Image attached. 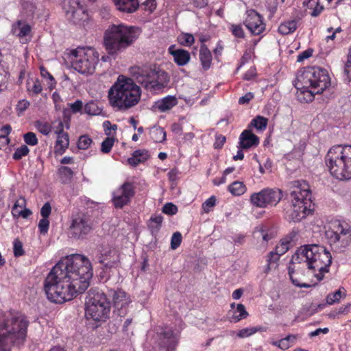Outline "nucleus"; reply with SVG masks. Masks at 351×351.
Returning a JSON list of instances; mask_svg holds the SVG:
<instances>
[{
  "mask_svg": "<svg viewBox=\"0 0 351 351\" xmlns=\"http://www.w3.org/2000/svg\"><path fill=\"white\" fill-rule=\"evenodd\" d=\"M149 158L148 151L138 149L133 152L132 157L128 159V163L132 167H136L139 163L144 162Z\"/></svg>",
  "mask_w": 351,
  "mask_h": 351,
  "instance_id": "nucleus-25",
  "label": "nucleus"
},
{
  "mask_svg": "<svg viewBox=\"0 0 351 351\" xmlns=\"http://www.w3.org/2000/svg\"><path fill=\"white\" fill-rule=\"evenodd\" d=\"M344 73L346 75L348 82H351V47L348 56V59L345 64Z\"/></svg>",
  "mask_w": 351,
  "mask_h": 351,
  "instance_id": "nucleus-52",
  "label": "nucleus"
},
{
  "mask_svg": "<svg viewBox=\"0 0 351 351\" xmlns=\"http://www.w3.org/2000/svg\"><path fill=\"white\" fill-rule=\"evenodd\" d=\"M117 8L125 12L131 13L136 10L138 0H113Z\"/></svg>",
  "mask_w": 351,
  "mask_h": 351,
  "instance_id": "nucleus-24",
  "label": "nucleus"
},
{
  "mask_svg": "<svg viewBox=\"0 0 351 351\" xmlns=\"http://www.w3.org/2000/svg\"><path fill=\"white\" fill-rule=\"evenodd\" d=\"M12 130L10 125H5L0 128V138H8V135Z\"/></svg>",
  "mask_w": 351,
  "mask_h": 351,
  "instance_id": "nucleus-62",
  "label": "nucleus"
},
{
  "mask_svg": "<svg viewBox=\"0 0 351 351\" xmlns=\"http://www.w3.org/2000/svg\"><path fill=\"white\" fill-rule=\"evenodd\" d=\"M346 296V293L345 289L343 287H341L335 292L329 293L326 296V303L330 305L338 303L341 298H345Z\"/></svg>",
  "mask_w": 351,
  "mask_h": 351,
  "instance_id": "nucleus-30",
  "label": "nucleus"
},
{
  "mask_svg": "<svg viewBox=\"0 0 351 351\" xmlns=\"http://www.w3.org/2000/svg\"><path fill=\"white\" fill-rule=\"evenodd\" d=\"M215 196H211L202 204V209L205 213H208L216 204Z\"/></svg>",
  "mask_w": 351,
  "mask_h": 351,
  "instance_id": "nucleus-49",
  "label": "nucleus"
},
{
  "mask_svg": "<svg viewBox=\"0 0 351 351\" xmlns=\"http://www.w3.org/2000/svg\"><path fill=\"white\" fill-rule=\"evenodd\" d=\"M199 60L204 70H208L211 65L212 55L209 49L203 44L199 49Z\"/></svg>",
  "mask_w": 351,
  "mask_h": 351,
  "instance_id": "nucleus-28",
  "label": "nucleus"
},
{
  "mask_svg": "<svg viewBox=\"0 0 351 351\" xmlns=\"http://www.w3.org/2000/svg\"><path fill=\"white\" fill-rule=\"evenodd\" d=\"M132 73L136 81L148 90H160L169 82L167 73L160 69L149 66L135 67Z\"/></svg>",
  "mask_w": 351,
  "mask_h": 351,
  "instance_id": "nucleus-9",
  "label": "nucleus"
},
{
  "mask_svg": "<svg viewBox=\"0 0 351 351\" xmlns=\"http://www.w3.org/2000/svg\"><path fill=\"white\" fill-rule=\"evenodd\" d=\"M232 31L233 34L238 38L244 37V32L241 25H232Z\"/></svg>",
  "mask_w": 351,
  "mask_h": 351,
  "instance_id": "nucleus-61",
  "label": "nucleus"
},
{
  "mask_svg": "<svg viewBox=\"0 0 351 351\" xmlns=\"http://www.w3.org/2000/svg\"><path fill=\"white\" fill-rule=\"evenodd\" d=\"M35 126L36 129L44 135H48L51 132V126L47 123L36 121Z\"/></svg>",
  "mask_w": 351,
  "mask_h": 351,
  "instance_id": "nucleus-47",
  "label": "nucleus"
},
{
  "mask_svg": "<svg viewBox=\"0 0 351 351\" xmlns=\"http://www.w3.org/2000/svg\"><path fill=\"white\" fill-rule=\"evenodd\" d=\"M25 143L30 146H34L38 144V138L35 133L29 132L23 135Z\"/></svg>",
  "mask_w": 351,
  "mask_h": 351,
  "instance_id": "nucleus-46",
  "label": "nucleus"
},
{
  "mask_svg": "<svg viewBox=\"0 0 351 351\" xmlns=\"http://www.w3.org/2000/svg\"><path fill=\"white\" fill-rule=\"evenodd\" d=\"M99 262L107 268L115 267L119 262V256L117 251L110 248L105 250L99 257Z\"/></svg>",
  "mask_w": 351,
  "mask_h": 351,
  "instance_id": "nucleus-20",
  "label": "nucleus"
},
{
  "mask_svg": "<svg viewBox=\"0 0 351 351\" xmlns=\"http://www.w3.org/2000/svg\"><path fill=\"white\" fill-rule=\"evenodd\" d=\"M162 212L165 214L173 215L178 212V208L172 203H167L162 207Z\"/></svg>",
  "mask_w": 351,
  "mask_h": 351,
  "instance_id": "nucleus-53",
  "label": "nucleus"
},
{
  "mask_svg": "<svg viewBox=\"0 0 351 351\" xmlns=\"http://www.w3.org/2000/svg\"><path fill=\"white\" fill-rule=\"evenodd\" d=\"M108 97L114 109L117 111H126L138 104L141 90L132 79L119 75L108 90Z\"/></svg>",
  "mask_w": 351,
  "mask_h": 351,
  "instance_id": "nucleus-4",
  "label": "nucleus"
},
{
  "mask_svg": "<svg viewBox=\"0 0 351 351\" xmlns=\"http://www.w3.org/2000/svg\"><path fill=\"white\" fill-rule=\"evenodd\" d=\"M135 194L134 186L129 182H124L113 192L112 203L116 208H122L128 205Z\"/></svg>",
  "mask_w": 351,
  "mask_h": 351,
  "instance_id": "nucleus-14",
  "label": "nucleus"
},
{
  "mask_svg": "<svg viewBox=\"0 0 351 351\" xmlns=\"http://www.w3.org/2000/svg\"><path fill=\"white\" fill-rule=\"evenodd\" d=\"M92 142V139L88 135H82L77 141V147L80 149H87Z\"/></svg>",
  "mask_w": 351,
  "mask_h": 351,
  "instance_id": "nucleus-41",
  "label": "nucleus"
},
{
  "mask_svg": "<svg viewBox=\"0 0 351 351\" xmlns=\"http://www.w3.org/2000/svg\"><path fill=\"white\" fill-rule=\"evenodd\" d=\"M297 29V21L295 20L288 21L282 23L278 27V32L282 35H288L293 33Z\"/></svg>",
  "mask_w": 351,
  "mask_h": 351,
  "instance_id": "nucleus-32",
  "label": "nucleus"
},
{
  "mask_svg": "<svg viewBox=\"0 0 351 351\" xmlns=\"http://www.w3.org/2000/svg\"><path fill=\"white\" fill-rule=\"evenodd\" d=\"M254 93L251 92L247 93L245 95L239 98V104H247L254 98Z\"/></svg>",
  "mask_w": 351,
  "mask_h": 351,
  "instance_id": "nucleus-60",
  "label": "nucleus"
},
{
  "mask_svg": "<svg viewBox=\"0 0 351 351\" xmlns=\"http://www.w3.org/2000/svg\"><path fill=\"white\" fill-rule=\"evenodd\" d=\"M313 50L312 49H308L302 53H300L297 58V61L301 62L304 60L310 58L313 55Z\"/></svg>",
  "mask_w": 351,
  "mask_h": 351,
  "instance_id": "nucleus-56",
  "label": "nucleus"
},
{
  "mask_svg": "<svg viewBox=\"0 0 351 351\" xmlns=\"http://www.w3.org/2000/svg\"><path fill=\"white\" fill-rule=\"evenodd\" d=\"M259 138L250 130H243L239 136V148L250 149L256 147L259 144Z\"/></svg>",
  "mask_w": 351,
  "mask_h": 351,
  "instance_id": "nucleus-18",
  "label": "nucleus"
},
{
  "mask_svg": "<svg viewBox=\"0 0 351 351\" xmlns=\"http://www.w3.org/2000/svg\"><path fill=\"white\" fill-rule=\"evenodd\" d=\"M281 198L282 195L280 190L265 189L258 193H253L250 197V200L254 206L265 208L269 205H276Z\"/></svg>",
  "mask_w": 351,
  "mask_h": 351,
  "instance_id": "nucleus-13",
  "label": "nucleus"
},
{
  "mask_svg": "<svg viewBox=\"0 0 351 351\" xmlns=\"http://www.w3.org/2000/svg\"><path fill=\"white\" fill-rule=\"evenodd\" d=\"M178 103V98L176 96L168 95L155 102L154 108L160 112H165L170 110Z\"/></svg>",
  "mask_w": 351,
  "mask_h": 351,
  "instance_id": "nucleus-21",
  "label": "nucleus"
},
{
  "mask_svg": "<svg viewBox=\"0 0 351 351\" xmlns=\"http://www.w3.org/2000/svg\"><path fill=\"white\" fill-rule=\"evenodd\" d=\"M49 221L47 218H43L39 221L38 228L43 234H45L49 230Z\"/></svg>",
  "mask_w": 351,
  "mask_h": 351,
  "instance_id": "nucleus-54",
  "label": "nucleus"
},
{
  "mask_svg": "<svg viewBox=\"0 0 351 351\" xmlns=\"http://www.w3.org/2000/svg\"><path fill=\"white\" fill-rule=\"evenodd\" d=\"M228 191L233 195L239 196L246 191V186L243 182L235 181L228 186Z\"/></svg>",
  "mask_w": 351,
  "mask_h": 351,
  "instance_id": "nucleus-34",
  "label": "nucleus"
},
{
  "mask_svg": "<svg viewBox=\"0 0 351 351\" xmlns=\"http://www.w3.org/2000/svg\"><path fill=\"white\" fill-rule=\"evenodd\" d=\"M84 111L86 114L90 115H97L100 113V109L93 101L88 102L86 104Z\"/></svg>",
  "mask_w": 351,
  "mask_h": 351,
  "instance_id": "nucleus-45",
  "label": "nucleus"
},
{
  "mask_svg": "<svg viewBox=\"0 0 351 351\" xmlns=\"http://www.w3.org/2000/svg\"><path fill=\"white\" fill-rule=\"evenodd\" d=\"M162 335L163 337V339L166 340V341L164 342L165 346H167L168 349L173 348L176 344L177 338L173 330L168 329L164 331Z\"/></svg>",
  "mask_w": 351,
  "mask_h": 351,
  "instance_id": "nucleus-33",
  "label": "nucleus"
},
{
  "mask_svg": "<svg viewBox=\"0 0 351 351\" xmlns=\"http://www.w3.org/2000/svg\"><path fill=\"white\" fill-rule=\"evenodd\" d=\"M110 304L106 295L101 292L90 289L85 302V315L97 322H104L110 317Z\"/></svg>",
  "mask_w": 351,
  "mask_h": 351,
  "instance_id": "nucleus-8",
  "label": "nucleus"
},
{
  "mask_svg": "<svg viewBox=\"0 0 351 351\" xmlns=\"http://www.w3.org/2000/svg\"><path fill=\"white\" fill-rule=\"evenodd\" d=\"M141 30L135 26L124 23L112 24L104 35V46L109 55L117 56L137 40Z\"/></svg>",
  "mask_w": 351,
  "mask_h": 351,
  "instance_id": "nucleus-5",
  "label": "nucleus"
},
{
  "mask_svg": "<svg viewBox=\"0 0 351 351\" xmlns=\"http://www.w3.org/2000/svg\"><path fill=\"white\" fill-rule=\"evenodd\" d=\"M182 239V237L180 232H174L171 239V248L172 250L177 249L180 245Z\"/></svg>",
  "mask_w": 351,
  "mask_h": 351,
  "instance_id": "nucleus-48",
  "label": "nucleus"
},
{
  "mask_svg": "<svg viewBox=\"0 0 351 351\" xmlns=\"http://www.w3.org/2000/svg\"><path fill=\"white\" fill-rule=\"evenodd\" d=\"M320 0H304L303 5L307 8L312 10L311 15L313 17L318 16L324 10V6L320 5Z\"/></svg>",
  "mask_w": 351,
  "mask_h": 351,
  "instance_id": "nucleus-29",
  "label": "nucleus"
},
{
  "mask_svg": "<svg viewBox=\"0 0 351 351\" xmlns=\"http://www.w3.org/2000/svg\"><path fill=\"white\" fill-rule=\"evenodd\" d=\"M168 51L173 56L174 62L178 66H184L187 64L191 60V56L188 51L183 49H176L175 45H171Z\"/></svg>",
  "mask_w": 351,
  "mask_h": 351,
  "instance_id": "nucleus-19",
  "label": "nucleus"
},
{
  "mask_svg": "<svg viewBox=\"0 0 351 351\" xmlns=\"http://www.w3.org/2000/svg\"><path fill=\"white\" fill-rule=\"evenodd\" d=\"M289 243L287 241H281L276 245L274 250L280 257L283 255L289 250Z\"/></svg>",
  "mask_w": 351,
  "mask_h": 351,
  "instance_id": "nucleus-50",
  "label": "nucleus"
},
{
  "mask_svg": "<svg viewBox=\"0 0 351 351\" xmlns=\"http://www.w3.org/2000/svg\"><path fill=\"white\" fill-rule=\"evenodd\" d=\"M29 320L23 313L9 312L0 315V351H11L14 344H21L27 336Z\"/></svg>",
  "mask_w": 351,
  "mask_h": 351,
  "instance_id": "nucleus-3",
  "label": "nucleus"
},
{
  "mask_svg": "<svg viewBox=\"0 0 351 351\" xmlns=\"http://www.w3.org/2000/svg\"><path fill=\"white\" fill-rule=\"evenodd\" d=\"M69 145V137L68 134H62L57 136V140L54 146V152L56 154L62 155Z\"/></svg>",
  "mask_w": 351,
  "mask_h": 351,
  "instance_id": "nucleus-26",
  "label": "nucleus"
},
{
  "mask_svg": "<svg viewBox=\"0 0 351 351\" xmlns=\"http://www.w3.org/2000/svg\"><path fill=\"white\" fill-rule=\"evenodd\" d=\"M256 75V69L254 67H251L248 71L245 72L243 75V79L245 80H250L253 77H254Z\"/></svg>",
  "mask_w": 351,
  "mask_h": 351,
  "instance_id": "nucleus-64",
  "label": "nucleus"
},
{
  "mask_svg": "<svg viewBox=\"0 0 351 351\" xmlns=\"http://www.w3.org/2000/svg\"><path fill=\"white\" fill-rule=\"evenodd\" d=\"M295 88H297L296 96L298 99L302 103L311 102L314 99L315 95L316 94L314 89L311 87H304V84H297L295 83Z\"/></svg>",
  "mask_w": 351,
  "mask_h": 351,
  "instance_id": "nucleus-22",
  "label": "nucleus"
},
{
  "mask_svg": "<svg viewBox=\"0 0 351 351\" xmlns=\"http://www.w3.org/2000/svg\"><path fill=\"white\" fill-rule=\"evenodd\" d=\"M93 275L90 262L85 256L76 254L66 256L46 277L45 294L54 303L70 301L88 287Z\"/></svg>",
  "mask_w": 351,
  "mask_h": 351,
  "instance_id": "nucleus-1",
  "label": "nucleus"
},
{
  "mask_svg": "<svg viewBox=\"0 0 351 351\" xmlns=\"http://www.w3.org/2000/svg\"><path fill=\"white\" fill-rule=\"evenodd\" d=\"M300 84L314 89L315 93L321 94L330 85V79L326 69L308 67L297 77V84Z\"/></svg>",
  "mask_w": 351,
  "mask_h": 351,
  "instance_id": "nucleus-12",
  "label": "nucleus"
},
{
  "mask_svg": "<svg viewBox=\"0 0 351 351\" xmlns=\"http://www.w3.org/2000/svg\"><path fill=\"white\" fill-rule=\"evenodd\" d=\"M245 27L254 35H259L265 29L263 17L254 10L246 11V17L243 21Z\"/></svg>",
  "mask_w": 351,
  "mask_h": 351,
  "instance_id": "nucleus-16",
  "label": "nucleus"
},
{
  "mask_svg": "<svg viewBox=\"0 0 351 351\" xmlns=\"http://www.w3.org/2000/svg\"><path fill=\"white\" fill-rule=\"evenodd\" d=\"M114 139L112 137H107L101 143V151L104 154H108L111 151V149L114 145Z\"/></svg>",
  "mask_w": 351,
  "mask_h": 351,
  "instance_id": "nucleus-44",
  "label": "nucleus"
},
{
  "mask_svg": "<svg viewBox=\"0 0 351 351\" xmlns=\"http://www.w3.org/2000/svg\"><path fill=\"white\" fill-rule=\"evenodd\" d=\"M29 152L28 147L26 145H23L15 150L12 158L14 160H20L22 157L27 156Z\"/></svg>",
  "mask_w": 351,
  "mask_h": 351,
  "instance_id": "nucleus-42",
  "label": "nucleus"
},
{
  "mask_svg": "<svg viewBox=\"0 0 351 351\" xmlns=\"http://www.w3.org/2000/svg\"><path fill=\"white\" fill-rule=\"evenodd\" d=\"M268 119L262 116H257L253 119L249 125V128H255L257 130L263 131L267 128Z\"/></svg>",
  "mask_w": 351,
  "mask_h": 351,
  "instance_id": "nucleus-35",
  "label": "nucleus"
},
{
  "mask_svg": "<svg viewBox=\"0 0 351 351\" xmlns=\"http://www.w3.org/2000/svg\"><path fill=\"white\" fill-rule=\"evenodd\" d=\"M325 236L333 250L343 252L351 244V226L344 221H332L325 231Z\"/></svg>",
  "mask_w": 351,
  "mask_h": 351,
  "instance_id": "nucleus-10",
  "label": "nucleus"
},
{
  "mask_svg": "<svg viewBox=\"0 0 351 351\" xmlns=\"http://www.w3.org/2000/svg\"><path fill=\"white\" fill-rule=\"evenodd\" d=\"M92 230L90 219L84 215L75 216L70 226L69 233L75 239H84Z\"/></svg>",
  "mask_w": 351,
  "mask_h": 351,
  "instance_id": "nucleus-15",
  "label": "nucleus"
},
{
  "mask_svg": "<svg viewBox=\"0 0 351 351\" xmlns=\"http://www.w3.org/2000/svg\"><path fill=\"white\" fill-rule=\"evenodd\" d=\"M331 263V254L324 246L317 244L302 245L296 250L290 261L288 267L290 279L297 287L308 288L311 285L300 283L299 277L304 275L307 269L320 281L329 271Z\"/></svg>",
  "mask_w": 351,
  "mask_h": 351,
  "instance_id": "nucleus-2",
  "label": "nucleus"
},
{
  "mask_svg": "<svg viewBox=\"0 0 351 351\" xmlns=\"http://www.w3.org/2000/svg\"><path fill=\"white\" fill-rule=\"evenodd\" d=\"M260 329L256 327L245 328L239 330V332L237 334V336L239 338L248 337L255 334Z\"/></svg>",
  "mask_w": 351,
  "mask_h": 351,
  "instance_id": "nucleus-43",
  "label": "nucleus"
},
{
  "mask_svg": "<svg viewBox=\"0 0 351 351\" xmlns=\"http://www.w3.org/2000/svg\"><path fill=\"white\" fill-rule=\"evenodd\" d=\"M33 86L28 88L29 90H32L34 94H39L43 90V87L38 80H32Z\"/></svg>",
  "mask_w": 351,
  "mask_h": 351,
  "instance_id": "nucleus-57",
  "label": "nucleus"
},
{
  "mask_svg": "<svg viewBox=\"0 0 351 351\" xmlns=\"http://www.w3.org/2000/svg\"><path fill=\"white\" fill-rule=\"evenodd\" d=\"M72 3L76 5V7L72 5V8L66 12L67 14H71V17L75 18V16L80 13L83 14L84 12L83 7L82 5H80V3L78 1V0H72Z\"/></svg>",
  "mask_w": 351,
  "mask_h": 351,
  "instance_id": "nucleus-40",
  "label": "nucleus"
},
{
  "mask_svg": "<svg viewBox=\"0 0 351 351\" xmlns=\"http://www.w3.org/2000/svg\"><path fill=\"white\" fill-rule=\"evenodd\" d=\"M231 308L232 309L228 312V319L231 322L237 323L248 316V313L242 304H237L236 308H234V304H232Z\"/></svg>",
  "mask_w": 351,
  "mask_h": 351,
  "instance_id": "nucleus-23",
  "label": "nucleus"
},
{
  "mask_svg": "<svg viewBox=\"0 0 351 351\" xmlns=\"http://www.w3.org/2000/svg\"><path fill=\"white\" fill-rule=\"evenodd\" d=\"M178 42L184 46H191L194 43V36L189 33L182 34L178 38Z\"/></svg>",
  "mask_w": 351,
  "mask_h": 351,
  "instance_id": "nucleus-39",
  "label": "nucleus"
},
{
  "mask_svg": "<svg viewBox=\"0 0 351 351\" xmlns=\"http://www.w3.org/2000/svg\"><path fill=\"white\" fill-rule=\"evenodd\" d=\"M151 137L156 143H162L166 139V132L162 128L154 127L151 130Z\"/></svg>",
  "mask_w": 351,
  "mask_h": 351,
  "instance_id": "nucleus-36",
  "label": "nucleus"
},
{
  "mask_svg": "<svg viewBox=\"0 0 351 351\" xmlns=\"http://www.w3.org/2000/svg\"><path fill=\"white\" fill-rule=\"evenodd\" d=\"M114 306L121 317L124 316L127 313V309L131 302L130 296L123 290L119 289L113 294Z\"/></svg>",
  "mask_w": 351,
  "mask_h": 351,
  "instance_id": "nucleus-17",
  "label": "nucleus"
},
{
  "mask_svg": "<svg viewBox=\"0 0 351 351\" xmlns=\"http://www.w3.org/2000/svg\"><path fill=\"white\" fill-rule=\"evenodd\" d=\"M51 211V207L49 202H46L40 210V215L43 218H48Z\"/></svg>",
  "mask_w": 351,
  "mask_h": 351,
  "instance_id": "nucleus-59",
  "label": "nucleus"
},
{
  "mask_svg": "<svg viewBox=\"0 0 351 351\" xmlns=\"http://www.w3.org/2000/svg\"><path fill=\"white\" fill-rule=\"evenodd\" d=\"M254 234L255 238L257 239H261L265 244L274 237L273 233L264 226L257 228Z\"/></svg>",
  "mask_w": 351,
  "mask_h": 351,
  "instance_id": "nucleus-31",
  "label": "nucleus"
},
{
  "mask_svg": "<svg viewBox=\"0 0 351 351\" xmlns=\"http://www.w3.org/2000/svg\"><path fill=\"white\" fill-rule=\"evenodd\" d=\"M29 106V102L27 100L23 99L19 101L16 106V110L19 113L23 112Z\"/></svg>",
  "mask_w": 351,
  "mask_h": 351,
  "instance_id": "nucleus-58",
  "label": "nucleus"
},
{
  "mask_svg": "<svg viewBox=\"0 0 351 351\" xmlns=\"http://www.w3.org/2000/svg\"><path fill=\"white\" fill-rule=\"evenodd\" d=\"M162 222V216L159 215V216L152 217L150 219L149 227L152 228V231H154V230L157 231L159 230Z\"/></svg>",
  "mask_w": 351,
  "mask_h": 351,
  "instance_id": "nucleus-51",
  "label": "nucleus"
},
{
  "mask_svg": "<svg viewBox=\"0 0 351 351\" xmlns=\"http://www.w3.org/2000/svg\"><path fill=\"white\" fill-rule=\"evenodd\" d=\"M24 254L23 244L19 239L14 241V254L15 256H20Z\"/></svg>",
  "mask_w": 351,
  "mask_h": 351,
  "instance_id": "nucleus-55",
  "label": "nucleus"
},
{
  "mask_svg": "<svg viewBox=\"0 0 351 351\" xmlns=\"http://www.w3.org/2000/svg\"><path fill=\"white\" fill-rule=\"evenodd\" d=\"M26 206V200L23 197H20L14 203L12 208V214L14 217H19L21 214V210Z\"/></svg>",
  "mask_w": 351,
  "mask_h": 351,
  "instance_id": "nucleus-37",
  "label": "nucleus"
},
{
  "mask_svg": "<svg viewBox=\"0 0 351 351\" xmlns=\"http://www.w3.org/2000/svg\"><path fill=\"white\" fill-rule=\"evenodd\" d=\"M31 32V27L29 24L22 21H17L12 25V32L18 37L27 36Z\"/></svg>",
  "mask_w": 351,
  "mask_h": 351,
  "instance_id": "nucleus-27",
  "label": "nucleus"
},
{
  "mask_svg": "<svg viewBox=\"0 0 351 351\" xmlns=\"http://www.w3.org/2000/svg\"><path fill=\"white\" fill-rule=\"evenodd\" d=\"M71 66L78 73L91 75L99 62V53L90 47H77L69 54Z\"/></svg>",
  "mask_w": 351,
  "mask_h": 351,
  "instance_id": "nucleus-11",
  "label": "nucleus"
},
{
  "mask_svg": "<svg viewBox=\"0 0 351 351\" xmlns=\"http://www.w3.org/2000/svg\"><path fill=\"white\" fill-rule=\"evenodd\" d=\"M279 258L280 256L274 251H271L266 256L267 265L265 268V272L269 273L272 265L277 263Z\"/></svg>",
  "mask_w": 351,
  "mask_h": 351,
  "instance_id": "nucleus-38",
  "label": "nucleus"
},
{
  "mask_svg": "<svg viewBox=\"0 0 351 351\" xmlns=\"http://www.w3.org/2000/svg\"><path fill=\"white\" fill-rule=\"evenodd\" d=\"M290 197L293 206L290 220L300 221L311 213V192L306 181H294L291 183Z\"/></svg>",
  "mask_w": 351,
  "mask_h": 351,
  "instance_id": "nucleus-7",
  "label": "nucleus"
},
{
  "mask_svg": "<svg viewBox=\"0 0 351 351\" xmlns=\"http://www.w3.org/2000/svg\"><path fill=\"white\" fill-rule=\"evenodd\" d=\"M325 163L330 174L340 180L351 178V145H337L325 156Z\"/></svg>",
  "mask_w": 351,
  "mask_h": 351,
  "instance_id": "nucleus-6",
  "label": "nucleus"
},
{
  "mask_svg": "<svg viewBox=\"0 0 351 351\" xmlns=\"http://www.w3.org/2000/svg\"><path fill=\"white\" fill-rule=\"evenodd\" d=\"M69 106L73 112L76 113L82 110L83 104L81 100L77 99L74 103L69 104Z\"/></svg>",
  "mask_w": 351,
  "mask_h": 351,
  "instance_id": "nucleus-63",
  "label": "nucleus"
}]
</instances>
